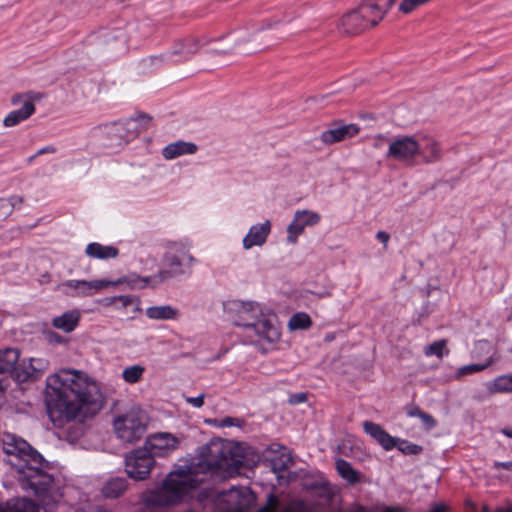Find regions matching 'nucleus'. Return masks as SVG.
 <instances>
[{"mask_svg": "<svg viewBox=\"0 0 512 512\" xmlns=\"http://www.w3.org/2000/svg\"><path fill=\"white\" fill-rule=\"evenodd\" d=\"M47 409L55 425L93 416L103 407V397L94 382L78 372L62 371L47 377Z\"/></svg>", "mask_w": 512, "mask_h": 512, "instance_id": "1", "label": "nucleus"}, {"mask_svg": "<svg viewBox=\"0 0 512 512\" xmlns=\"http://www.w3.org/2000/svg\"><path fill=\"white\" fill-rule=\"evenodd\" d=\"M2 443L6 454L18 458L19 463L15 466L23 484L36 496L45 497L53 483V477L44 470L47 463L43 456L27 441L15 435H4Z\"/></svg>", "mask_w": 512, "mask_h": 512, "instance_id": "2", "label": "nucleus"}, {"mask_svg": "<svg viewBox=\"0 0 512 512\" xmlns=\"http://www.w3.org/2000/svg\"><path fill=\"white\" fill-rule=\"evenodd\" d=\"M223 307L235 325L253 330L256 336L269 343L279 339L280 331L274 321L275 315H265L258 304L232 300L224 302Z\"/></svg>", "mask_w": 512, "mask_h": 512, "instance_id": "3", "label": "nucleus"}, {"mask_svg": "<svg viewBox=\"0 0 512 512\" xmlns=\"http://www.w3.org/2000/svg\"><path fill=\"white\" fill-rule=\"evenodd\" d=\"M198 464L212 474L229 478L239 473L243 458L233 451L230 443L211 441L201 448Z\"/></svg>", "mask_w": 512, "mask_h": 512, "instance_id": "4", "label": "nucleus"}, {"mask_svg": "<svg viewBox=\"0 0 512 512\" xmlns=\"http://www.w3.org/2000/svg\"><path fill=\"white\" fill-rule=\"evenodd\" d=\"M198 483V479L184 471L170 472L165 478L155 502L159 505L176 504L191 490L197 488Z\"/></svg>", "mask_w": 512, "mask_h": 512, "instance_id": "5", "label": "nucleus"}, {"mask_svg": "<svg viewBox=\"0 0 512 512\" xmlns=\"http://www.w3.org/2000/svg\"><path fill=\"white\" fill-rule=\"evenodd\" d=\"M113 426L116 436L127 443L140 440L146 431L144 414L137 408H132L126 413L116 416Z\"/></svg>", "mask_w": 512, "mask_h": 512, "instance_id": "6", "label": "nucleus"}, {"mask_svg": "<svg viewBox=\"0 0 512 512\" xmlns=\"http://www.w3.org/2000/svg\"><path fill=\"white\" fill-rule=\"evenodd\" d=\"M196 259L185 251L180 253L167 252L163 257V268L155 275V283H163L171 278L190 274V268Z\"/></svg>", "mask_w": 512, "mask_h": 512, "instance_id": "7", "label": "nucleus"}, {"mask_svg": "<svg viewBox=\"0 0 512 512\" xmlns=\"http://www.w3.org/2000/svg\"><path fill=\"white\" fill-rule=\"evenodd\" d=\"M216 501L223 512H249L256 497L248 488L231 487L227 491L219 492Z\"/></svg>", "mask_w": 512, "mask_h": 512, "instance_id": "8", "label": "nucleus"}, {"mask_svg": "<svg viewBox=\"0 0 512 512\" xmlns=\"http://www.w3.org/2000/svg\"><path fill=\"white\" fill-rule=\"evenodd\" d=\"M329 502V497H321V502L317 504L308 503L302 499H292L285 505H281L279 499L274 495L268 496L266 504L257 512H325L324 506Z\"/></svg>", "mask_w": 512, "mask_h": 512, "instance_id": "9", "label": "nucleus"}, {"mask_svg": "<svg viewBox=\"0 0 512 512\" xmlns=\"http://www.w3.org/2000/svg\"><path fill=\"white\" fill-rule=\"evenodd\" d=\"M154 464V456L145 447L135 449L125 458L126 472L135 480L146 479Z\"/></svg>", "mask_w": 512, "mask_h": 512, "instance_id": "10", "label": "nucleus"}, {"mask_svg": "<svg viewBox=\"0 0 512 512\" xmlns=\"http://www.w3.org/2000/svg\"><path fill=\"white\" fill-rule=\"evenodd\" d=\"M420 153V144L414 137H397L389 145L387 157L400 162H410Z\"/></svg>", "mask_w": 512, "mask_h": 512, "instance_id": "11", "label": "nucleus"}, {"mask_svg": "<svg viewBox=\"0 0 512 512\" xmlns=\"http://www.w3.org/2000/svg\"><path fill=\"white\" fill-rule=\"evenodd\" d=\"M320 220L321 216L317 212L311 210L296 211L292 222L287 227V241L295 244L298 236L304 232L305 227L314 226Z\"/></svg>", "mask_w": 512, "mask_h": 512, "instance_id": "12", "label": "nucleus"}, {"mask_svg": "<svg viewBox=\"0 0 512 512\" xmlns=\"http://www.w3.org/2000/svg\"><path fill=\"white\" fill-rule=\"evenodd\" d=\"M180 443V440L171 433L160 432L150 435L146 442L145 448L155 456H165L171 451L175 450Z\"/></svg>", "mask_w": 512, "mask_h": 512, "instance_id": "13", "label": "nucleus"}, {"mask_svg": "<svg viewBox=\"0 0 512 512\" xmlns=\"http://www.w3.org/2000/svg\"><path fill=\"white\" fill-rule=\"evenodd\" d=\"M368 28V22L358 7L343 15L337 24L339 33L347 36L360 34Z\"/></svg>", "mask_w": 512, "mask_h": 512, "instance_id": "14", "label": "nucleus"}, {"mask_svg": "<svg viewBox=\"0 0 512 512\" xmlns=\"http://www.w3.org/2000/svg\"><path fill=\"white\" fill-rule=\"evenodd\" d=\"M213 40L214 39L208 37L186 36L175 42L172 54L182 56L184 59L188 60L191 56L199 52L202 45H207Z\"/></svg>", "mask_w": 512, "mask_h": 512, "instance_id": "15", "label": "nucleus"}, {"mask_svg": "<svg viewBox=\"0 0 512 512\" xmlns=\"http://www.w3.org/2000/svg\"><path fill=\"white\" fill-rule=\"evenodd\" d=\"M109 135L115 138L116 144L128 143L140 133V125L132 118L115 122L109 130Z\"/></svg>", "mask_w": 512, "mask_h": 512, "instance_id": "16", "label": "nucleus"}, {"mask_svg": "<svg viewBox=\"0 0 512 512\" xmlns=\"http://www.w3.org/2000/svg\"><path fill=\"white\" fill-rule=\"evenodd\" d=\"M359 128L355 124H338L334 123L329 129L321 133L320 139L326 145L343 141L358 134Z\"/></svg>", "mask_w": 512, "mask_h": 512, "instance_id": "17", "label": "nucleus"}, {"mask_svg": "<svg viewBox=\"0 0 512 512\" xmlns=\"http://www.w3.org/2000/svg\"><path fill=\"white\" fill-rule=\"evenodd\" d=\"M270 232L271 223L269 220L261 224L253 225L243 239L244 249L249 250L254 246L264 245Z\"/></svg>", "mask_w": 512, "mask_h": 512, "instance_id": "18", "label": "nucleus"}, {"mask_svg": "<svg viewBox=\"0 0 512 512\" xmlns=\"http://www.w3.org/2000/svg\"><path fill=\"white\" fill-rule=\"evenodd\" d=\"M363 429L366 434L376 440L386 451L392 450L396 447L398 438L391 436L379 424L371 421L363 423Z\"/></svg>", "mask_w": 512, "mask_h": 512, "instance_id": "19", "label": "nucleus"}, {"mask_svg": "<svg viewBox=\"0 0 512 512\" xmlns=\"http://www.w3.org/2000/svg\"><path fill=\"white\" fill-rule=\"evenodd\" d=\"M198 150L196 144L178 140L166 145L162 150V155L167 160H172L182 155H192Z\"/></svg>", "mask_w": 512, "mask_h": 512, "instance_id": "20", "label": "nucleus"}, {"mask_svg": "<svg viewBox=\"0 0 512 512\" xmlns=\"http://www.w3.org/2000/svg\"><path fill=\"white\" fill-rule=\"evenodd\" d=\"M35 112V105L32 100L25 99L21 108L11 111L4 119L6 127H13L28 119Z\"/></svg>", "mask_w": 512, "mask_h": 512, "instance_id": "21", "label": "nucleus"}, {"mask_svg": "<svg viewBox=\"0 0 512 512\" xmlns=\"http://www.w3.org/2000/svg\"><path fill=\"white\" fill-rule=\"evenodd\" d=\"M111 281L105 280H94V281H86V280H68L63 285L77 289L79 291V295L86 296L91 295L92 291H99L103 288L110 286Z\"/></svg>", "mask_w": 512, "mask_h": 512, "instance_id": "22", "label": "nucleus"}, {"mask_svg": "<svg viewBox=\"0 0 512 512\" xmlns=\"http://www.w3.org/2000/svg\"><path fill=\"white\" fill-rule=\"evenodd\" d=\"M81 314L78 310H69L62 315L54 317L52 325L54 328L64 331L65 333L72 332L78 325Z\"/></svg>", "mask_w": 512, "mask_h": 512, "instance_id": "23", "label": "nucleus"}, {"mask_svg": "<svg viewBox=\"0 0 512 512\" xmlns=\"http://www.w3.org/2000/svg\"><path fill=\"white\" fill-rule=\"evenodd\" d=\"M85 253L88 257L100 260L116 258L119 254L117 247L112 245H102L97 242L89 243L86 246Z\"/></svg>", "mask_w": 512, "mask_h": 512, "instance_id": "24", "label": "nucleus"}, {"mask_svg": "<svg viewBox=\"0 0 512 512\" xmlns=\"http://www.w3.org/2000/svg\"><path fill=\"white\" fill-rule=\"evenodd\" d=\"M20 352L16 348L0 349V374L9 373L13 377Z\"/></svg>", "mask_w": 512, "mask_h": 512, "instance_id": "25", "label": "nucleus"}, {"mask_svg": "<svg viewBox=\"0 0 512 512\" xmlns=\"http://www.w3.org/2000/svg\"><path fill=\"white\" fill-rule=\"evenodd\" d=\"M359 12L362 13L366 21L368 22L369 27H375L379 24V22L384 18L385 14L382 12L371 0L363 1L359 6Z\"/></svg>", "mask_w": 512, "mask_h": 512, "instance_id": "26", "label": "nucleus"}, {"mask_svg": "<svg viewBox=\"0 0 512 512\" xmlns=\"http://www.w3.org/2000/svg\"><path fill=\"white\" fill-rule=\"evenodd\" d=\"M146 316L152 320H175L179 317V310L171 305L151 306L146 309Z\"/></svg>", "mask_w": 512, "mask_h": 512, "instance_id": "27", "label": "nucleus"}, {"mask_svg": "<svg viewBox=\"0 0 512 512\" xmlns=\"http://www.w3.org/2000/svg\"><path fill=\"white\" fill-rule=\"evenodd\" d=\"M119 284H127L131 289H142L148 285L154 288L159 285L158 283H155L153 276L140 277L135 274L119 278L116 281H111L110 285L116 286Z\"/></svg>", "mask_w": 512, "mask_h": 512, "instance_id": "28", "label": "nucleus"}, {"mask_svg": "<svg viewBox=\"0 0 512 512\" xmlns=\"http://www.w3.org/2000/svg\"><path fill=\"white\" fill-rule=\"evenodd\" d=\"M335 467L338 474L349 484L354 485L360 482L361 473L355 470L348 461L344 459H337Z\"/></svg>", "mask_w": 512, "mask_h": 512, "instance_id": "29", "label": "nucleus"}, {"mask_svg": "<svg viewBox=\"0 0 512 512\" xmlns=\"http://www.w3.org/2000/svg\"><path fill=\"white\" fill-rule=\"evenodd\" d=\"M32 367L30 360L18 361L12 378L18 383L37 380L38 376L36 372L32 370Z\"/></svg>", "mask_w": 512, "mask_h": 512, "instance_id": "30", "label": "nucleus"}, {"mask_svg": "<svg viewBox=\"0 0 512 512\" xmlns=\"http://www.w3.org/2000/svg\"><path fill=\"white\" fill-rule=\"evenodd\" d=\"M127 488V481L125 478L116 477L112 478L102 488V494L106 498H117Z\"/></svg>", "mask_w": 512, "mask_h": 512, "instance_id": "31", "label": "nucleus"}, {"mask_svg": "<svg viewBox=\"0 0 512 512\" xmlns=\"http://www.w3.org/2000/svg\"><path fill=\"white\" fill-rule=\"evenodd\" d=\"M4 512H38V507L31 499L18 498L8 501Z\"/></svg>", "mask_w": 512, "mask_h": 512, "instance_id": "32", "label": "nucleus"}, {"mask_svg": "<svg viewBox=\"0 0 512 512\" xmlns=\"http://www.w3.org/2000/svg\"><path fill=\"white\" fill-rule=\"evenodd\" d=\"M419 154L423 156V160L427 164L437 162L441 159L440 145L434 140H428L424 147L420 145Z\"/></svg>", "mask_w": 512, "mask_h": 512, "instance_id": "33", "label": "nucleus"}, {"mask_svg": "<svg viewBox=\"0 0 512 512\" xmlns=\"http://www.w3.org/2000/svg\"><path fill=\"white\" fill-rule=\"evenodd\" d=\"M291 464V455L286 450L271 459V467L274 472L284 471L288 469Z\"/></svg>", "mask_w": 512, "mask_h": 512, "instance_id": "34", "label": "nucleus"}, {"mask_svg": "<svg viewBox=\"0 0 512 512\" xmlns=\"http://www.w3.org/2000/svg\"><path fill=\"white\" fill-rule=\"evenodd\" d=\"M145 368L141 365H133L123 370V379L130 384L139 382L142 379Z\"/></svg>", "mask_w": 512, "mask_h": 512, "instance_id": "35", "label": "nucleus"}, {"mask_svg": "<svg viewBox=\"0 0 512 512\" xmlns=\"http://www.w3.org/2000/svg\"><path fill=\"white\" fill-rule=\"evenodd\" d=\"M311 319L306 313H296L289 320L291 330L306 329L311 326Z\"/></svg>", "mask_w": 512, "mask_h": 512, "instance_id": "36", "label": "nucleus"}, {"mask_svg": "<svg viewBox=\"0 0 512 512\" xmlns=\"http://www.w3.org/2000/svg\"><path fill=\"white\" fill-rule=\"evenodd\" d=\"M396 447L406 455H417L423 451L422 446L411 443L407 440H400L399 438Z\"/></svg>", "mask_w": 512, "mask_h": 512, "instance_id": "37", "label": "nucleus"}, {"mask_svg": "<svg viewBox=\"0 0 512 512\" xmlns=\"http://www.w3.org/2000/svg\"><path fill=\"white\" fill-rule=\"evenodd\" d=\"M494 388L497 392L512 391V374L499 376L494 381Z\"/></svg>", "mask_w": 512, "mask_h": 512, "instance_id": "38", "label": "nucleus"}, {"mask_svg": "<svg viewBox=\"0 0 512 512\" xmlns=\"http://www.w3.org/2000/svg\"><path fill=\"white\" fill-rule=\"evenodd\" d=\"M446 346L445 340H438L433 342L432 344L428 345L424 349V353L426 356L435 355L439 358L443 356V350Z\"/></svg>", "mask_w": 512, "mask_h": 512, "instance_id": "39", "label": "nucleus"}, {"mask_svg": "<svg viewBox=\"0 0 512 512\" xmlns=\"http://www.w3.org/2000/svg\"><path fill=\"white\" fill-rule=\"evenodd\" d=\"M491 363H492V360H488L484 364H470V365L462 366L458 370V376H464L467 374H472L475 372L482 371L485 368H487Z\"/></svg>", "mask_w": 512, "mask_h": 512, "instance_id": "40", "label": "nucleus"}, {"mask_svg": "<svg viewBox=\"0 0 512 512\" xmlns=\"http://www.w3.org/2000/svg\"><path fill=\"white\" fill-rule=\"evenodd\" d=\"M29 360L33 366L32 370L36 372L39 379L42 376V374L47 370L48 362L42 358H30Z\"/></svg>", "mask_w": 512, "mask_h": 512, "instance_id": "41", "label": "nucleus"}, {"mask_svg": "<svg viewBox=\"0 0 512 512\" xmlns=\"http://www.w3.org/2000/svg\"><path fill=\"white\" fill-rule=\"evenodd\" d=\"M245 424V421L241 418L237 417H224L223 419L219 420L218 426L219 427H242Z\"/></svg>", "mask_w": 512, "mask_h": 512, "instance_id": "42", "label": "nucleus"}, {"mask_svg": "<svg viewBox=\"0 0 512 512\" xmlns=\"http://www.w3.org/2000/svg\"><path fill=\"white\" fill-rule=\"evenodd\" d=\"M118 303L121 304V307L122 308H126L130 305H133V304H136V306L138 307V302H139V299L136 297V296H132V295H119L118 296Z\"/></svg>", "mask_w": 512, "mask_h": 512, "instance_id": "43", "label": "nucleus"}, {"mask_svg": "<svg viewBox=\"0 0 512 512\" xmlns=\"http://www.w3.org/2000/svg\"><path fill=\"white\" fill-rule=\"evenodd\" d=\"M11 215V204L5 198H0V220Z\"/></svg>", "mask_w": 512, "mask_h": 512, "instance_id": "44", "label": "nucleus"}, {"mask_svg": "<svg viewBox=\"0 0 512 512\" xmlns=\"http://www.w3.org/2000/svg\"><path fill=\"white\" fill-rule=\"evenodd\" d=\"M132 120H136L140 125V132L145 130L148 124L151 122L152 118L148 114H139L136 117H131Z\"/></svg>", "mask_w": 512, "mask_h": 512, "instance_id": "45", "label": "nucleus"}, {"mask_svg": "<svg viewBox=\"0 0 512 512\" xmlns=\"http://www.w3.org/2000/svg\"><path fill=\"white\" fill-rule=\"evenodd\" d=\"M204 394H200L197 397H186V402L195 408H201L204 404Z\"/></svg>", "mask_w": 512, "mask_h": 512, "instance_id": "46", "label": "nucleus"}, {"mask_svg": "<svg viewBox=\"0 0 512 512\" xmlns=\"http://www.w3.org/2000/svg\"><path fill=\"white\" fill-rule=\"evenodd\" d=\"M420 419L422 420L423 424L428 428L431 429L436 426V420L433 418L432 415L423 412Z\"/></svg>", "mask_w": 512, "mask_h": 512, "instance_id": "47", "label": "nucleus"}, {"mask_svg": "<svg viewBox=\"0 0 512 512\" xmlns=\"http://www.w3.org/2000/svg\"><path fill=\"white\" fill-rule=\"evenodd\" d=\"M307 400V394L306 393H296L290 396L289 402L291 404H300L304 403Z\"/></svg>", "mask_w": 512, "mask_h": 512, "instance_id": "48", "label": "nucleus"}, {"mask_svg": "<svg viewBox=\"0 0 512 512\" xmlns=\"http://www.w3.org/2000/svg\"><path fill=\"white\" fill-rule=\"evenodd\" d=\"M11 204V213L13 210L23 203V198L21 196L13 195L10 198H5Z\"/></svg>", "mask_w": 512, "mask_h": 512, "instance_id": "49", "label": "nucleus"}, {"mask_svg": "<svg viewBox=\"0 0 512 512\" xmlns=\"http://www.w3.org/2000/svg\"><path fill=\"white\" fill-rule=\"evenodd\" d=\"M493 467L495 469H504L508 471H512V461L507 462H494Z\"/></svg>", "mask_w": 512, "mask_h": 512, "instance_id": "50", "label": "nucleus"}, {"mask_svg": "<svg viewBox=\"0 0 512 512\" xmlns=\"http://www.w3.org/2000/svg\"><path fill=\"white\" fill-rule=\"evenodd\" d=\"M376 238H377V240L382 242L384 244V246L386 247L389 242L390 235L385 231H378L376 234Z\"/></svg>", "mask_w": 512, "mask_h": 512, "instance_id": "51", "label": "nucleus"}, {"mask_svg": "<svg viewBox=\"0 0 512 512\" xmlns=\"http://www.w3.org/2000/svg\"><path fill=\"white\" fill-rule=\"evenodd\" d=\"M423 412L424 411H422L418 406H413L407 411V415L410 417L420 418Z\"/></svg>", "mask_w": 512, "mask_h": 512, "instance_id": "52", "label": "nucleus"}, {"mask_svg": "<svg viewBox=\"0 0 512 512\" xmlns=\"http://www.w3.org/2000/svg\"><path fill=\"white\" fill-rule=\"evenodd\" d=\"M56 152V148L52 145H49V146H46V147H43L41 148L40 150H38L35 154V156H39V155H42V154H48V153H55Z\"/></svg>", "mask_w": 512, "mask_h": 512, "instance_id": "53", "label": "nucleus"}, {"mask_svg": "<svg viewBox=\"0 0 512 512\" xmlns=\"http://www.w3.org/2000/svg\"><path fill=\"white\" fill-rule=\"evenodd\" d=\"M382 512H407L405 508L399 506H384Z\"/></svg>", "mask_w": 512, "mask_h": 512, "instance_id": "54", "label": "nucleus"}, {"mask_svg": "<svg viewBox=\"0 0 512 512\" xmlns=\"http://www.w3.org/2000/svg\"><path fill=\"white\" fill-rule=\"evenodd\" d=\"M448 507L445 504H435L429 512H447Z\"/></svg>", "mask_w": 512, "mask_h": 512, "instance_id": "55", "label": "nucleus"}, {"mask_svg": "<svg viewBox=\"0 0 512 512\" xmlns=\"http://www.w3.org/2000/svg\"><path fill=\"white\" fill-rule=\"evenodd\" d=\"M104 304L106 306H110V305H115L116 303H118V296H113V297H106L104 300Z\"/></svg>", "mask_w": 512, "mask_h": 512, "instance_id": "56", "label": "nucleus"}, {"mask_svg": "<svg viewBox=\"0 0 512 512\" xmlns=\"http://www.w3.org/2000/svg\"><path fill=\"white\" fill-rule=\"evenodd\" d=\"M231 51H232V47H230L228 49H224V50L212 49L210 52L212 54L221 55V54H229V53H231Z\"/></svg>", "mask_w": 512, "mask_h": 512, "instance_id": "57", "label": "nucleus"}, {"mask_svg": "<svg viewBox=\"0 0 512 512\" xmlns=\"http://www.w3.org/2000/svg\"><path fill=\"white\" fill-rule=\"evenodd\" d=\"M49 337H50V340H51V341H55V342H58V343H61V342H62V340H63V337H62V336H60V335H59V334H57V333H51V334L49 335Z\"/></svg>", "mask_w": 512, "mask_h": 512, "instance_id": "58", "label": "nucleus"}, {"mask_svg": "<svg viewBox=\"0 0 512 512\" xmlns=\"http://www.w3.org/2000/svg\"><path fill=\"white\" fill-rule=\"evenodd\" d=\"M502 433L509 437V438H512V427H506V428H503L502 429Z\"/></svg>", "mask_w": 512, "mask_h": 512, "instance_id": "59", "label": "nucleus"}, {"mask_svg": "<svg viewBox=\"0 0 512 512\" xmlns=\"http://www.w3.org/2000/svg\"><path fill=\"white\" fill-rule=\"evenodd\" d=\"M351 512H367L364 506L356 505Z\"/></svg>", "mask_w": 512, "mask_h": 512, "instance_id": "60", "label": "nucleus"}, {"mask_svg": "<svg viewBox=\"0 0 512 512\" xmlns=\"http://www.w3.org/2000/svg\"><path fill=\"white\" fill-rule=\"evenodd\" d=\"M497 512H512V506L500 507V508L497 509Z\"/></svg>", "mask_w": 512, "mask_h": 512, "instance_id": "61", "label": "nucleus"}, {"mask_svg": "<svg viewBox=\"0 0 512 512\" xmlns=\"http://www.w3.org/2000/svg\"><path fill=\"white\" fill-rule=\"evenodd\" d=\"M21 99H22V97H21V96H14V97L12 98V103H13V104H17Z\"/></svg>", "mask_w": 512, "mask_h": 512, "instance_id": "62", "label": "nucleus"}, {"mask_svg": "<svg viewBox=\"0 0 512 512\" xmlns=\"http://www.w3.org/2000/svg\"><path fill=\"white\" fill-rule=\"evenodd\" d=\"M331 293L329 291H324L323 293L318 294L319 297H329Z\"/></svg>", "mask_w": 512, "mask_h": 512, "instance_id": "63", "label": "nucleus"}, {"mask_svg": "<svg viewBox=\"0 0 512 512\" xmlns=\"http://www.w3.org/2000/svg\"><path fill=\"white\" fill-rule=\"evenodd\" d=\"M197 465H199V464L197 463ZM199 470L203 471L204 473H206V472H207V471L205 470V467H200V466H198V469H196V472H199Z\"/></svg>", "mask_w": 512, "mask_h": 512, "instance_id": "64", "label": "nucleus"}]
</instances>
